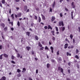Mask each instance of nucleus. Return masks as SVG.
Segmentation results:
<instances>
[{
	"label": "nucleus",
	"mask_w": 80,
	"mask_h": 80,
	"mask_svg": "<svg viewBox=\"0 0 80 80\" xmlns=\"http://www.w3.org/2000/svg\"><path fill=\"white\" fill-rule=\"evenodd\" d=\"M62 26V27H63L64 26V24L63 23V21H60L59 23V27H61V26Z\"/></svg>",
	"instance_id": "obj_1"
},
{
	"label": "nucleus",
	"mask_w": 80,
	"mask_h": 80,
	"mask_svg": "<svg viewBox=\"0 0 80 80\" xmlns=\"http://www.w3.org/2000/svg\"><path fill=\"white\" fill-rule=\"evenodd\" d=\"M60 70L61 72H62V73H63V68H61L60 67H58V70Z\"/></svg>",
	"instance_id": "obj_2"
},
{
	"label": "nucleus",
	"mask_w": 80,
	"mask_h": 80,
	"mask_svg": "<svg viewBox=\"0 0 80 80\" xmlns=\"http://www.w3.org/2000/svg\"><path fill=\"white\" fill-rule=\"evenodd\" d=\"M71 6L73 8H75V6L74 5V2H72L71 3Z\"/></svg>",
	"instance_id": "obj_3"
},
{
	"label": "nucleus",
	"mask_w": 80,
	"mask_h": 80,
	"mask_svg": "<svg viewBox=\"0 0 80 80\" xmlns=\"http://www.w3.org/2000/svg\"><path fill=\"white\" fill-rule=\"evenodd\" d=\"M55 20V17L54 16H52V17L51 21L52 22H53Z\"/></svg>",
	"instance_id": "obj_4"
},
{
	"label": "nucleus",
	"mask_w": 80,
	"mask_h": 80,
	"mask_svg": "<svg viewBox=\"0 0 80 80\" xmlns=\"http://www.w3.org/2000/svg\"><path fill=\"white\" fill-rule=\"evenodd\" d=\"M1 27H2L3 28H5V24L4 23H1L0 24Z\"/></svg>",
	"instance_id": "obj_5"
},
{
	"label": "nucleus",
	"mask_w": 80,
	"mask_h": 80,
	"mask_svg": "<svg viewBox=\"0 0 80 80\" xmlns=\"http://www.w3.org/2000/svg\"><path fill=\"white\" fill-rule=\"evenodd\" d=\"M68 44L67 43H66L64 45V48L65 49L67 48V47H68Z\"/></svg>",
	"instance_id": "obj_6"
},
{
	"label": "nucleus",
	"mask_w": 80,
	"mask_h": 80,
	"mask_svg": "<svg viewBox=\"0 0 80 80\" xmlns=\"http://www.w3.org/2000/svg\"><path fill=\"white\" fill-rule=\"evenodd\" d=\"M3 55L4 57H5V58H8V55L5 53H4Z\"/></svg>",
	"instance_id": "obj_7"
},
{
	"label": "nucleus",
	"mask_w": 80,
	"mask_h": 80,
	"mask_svg": "<svg viewBox=\"0 0 80 80\" xmlns=\"http://www.w3.org/2000/svg\"><path fill=\"white\" fill-rule=\"evenodd\" d=\"M50 49L51 50L52 53H53V47L52 46H51L50 47Z\"/></svg>",
	"instance_id": "obj_8"
},
{
	"label": "nucleus",
	"mask_w": 80,
	"mask_h": 80,
	"mask_svg": "<svg viewBox=\"0 0 80 80\" xmlns=\"http://www.w3.org/2000/svg\"><path fill=\"white\" fill-rule=\"evenodd\" d=\"M6 77L5 76H3L2 77L1 79L2 80H6Z\"/></svg>",
	"instance_id": "obj_9"
},
{
	"label": "nucleus",
	"mask_w": 80,
	"mask_h": 80,
	"mask_svg": "<svg viewBox=\"0 0 80 80\" xmlns=\"http://www.w3.org/2000/svg\"><path fill=\"white\" fill-rule=\"evenodd\" d=\"M22 16V13H19L18 14V17H21Z\"/></svg>",
	"instance_id": "obj_10"
},
{
	"label": "nucleus",
	"mask_w": 80,
	"mask_h": 80,
	"mask_svg": "<svg viewBox=\"0 0 80 80\" xmlns=\"http://www.w3.org/2000/svg\"><path fill=\"white\" fill-rule=\"evenodd\" d=\"M41 16L42 17V19L44 20H45V16H44L43 14H41Z\"/></svg>",
	"instance_id": "obj_11"
},
{
	"label": "nucleus",
	"mask_w": 80,
	"mask_h": 80,
	"mask_svg": "<svg viewBox=\"0 0 80 80\" xmlns=\"http://www.w3.org/2000/svg\"><path fill=\"white\" fill-rule=\"evenodd\" d=\"M55 1H54L53 4H52V8H54V7H55Z\"/></svg>",
	"instance_id": "obj_12"
},
{
	"label": "nucleus",
	"mask_w": 80,
	"mask_h": 80,
	"mask_svg": "<svg viewBox=\"0 0 80 80\" xmlns=\"http://www.w3.org/2000/svg\"><path fill=\"white\" fill-rule=\"evenodd\" d=\"M26 35H28V37L30 36V32H26Z\"/></svg>",
	"instance_id": "obj_13"
},
{
	"label": "nucleus",
	"mask_w": 80,
	"mask_h": 80,
	"mask_svg": "<svg viewBox=\"0 0 80 80\" xmlns=\"http://www.w3.org/2000/svg\"><path fill=\"white\" fill-rule=\"evenodd\" d=\"M7 29H8V28H7V27H5V28H4V30L5 32H7Z\"/></svg>",
	"instance_id": "obj_14"
},
{
	"label": "nucleus",
	"mask_w": 80,
	"mask_h": 80,
	"mask_svg": "<svg viewBox=\"0 0 80 80\" xmlns=\"http://www.w3.org/2000/svg\"><path fill=\"white\" fill-rule=\"evenodd\" d=\"M48 29H51V30H52V28L50 25H48Z\"/></svg>",
	"instance_id": "obj_15"
},
{
	"label": "nucleus",
	"mask_w": 80,
	"mask_h": 80,
	"mask_svg": "<svg viewBox=\"0 0 80 80\" xmlns=\"http://www.w3.org/2000/svg\"><path fill=\"white\" fill-rule=\"evenodd\" d=\"M65 30V27H62V32H64Z\"/></svg>",
	"instance_id": "obj_16"
},
{
	"label": "nucleus",
	"mask_w": 80,
	"mask_h": 80,
	"mask_svg": "<svg viewBox=\"0 0 80 80\" xmlns=\"http://www.w3.org/2000/svg\"><path fill=\"white\" fill-rule=\"evenodd\" d=\"M71 17L72 19H73V12H71Z\"/></svg>",
	"instance_id": "obj_17"
},
{
	"label": "nucleus",
	"mask_w": 80,
	"mask_h": 80,
	"mask_svg": "<svg viewBox=\"0 0 80 80\" xmlns=\"http://www.w3.org/2000/svg\"><path fill=\"white\" fill-rule=\"evenodd\" d=\"M14 15L13 14H12L11 15V17L12 18V20H13V19H14Z\"/></svg>",
	"instance_id": "obj_18"
},
{
	"label": "nucleus",
	"mask_w": 80,
	"mask_h": 80,
	"mask_svg": "<svg viewBox=\"0 0 80 80\" xmlns=\"http://www.w3.org/2000/svg\"><path fill=\"white\" fill-rule=\"evenodd\" d=\"M40 22H41V18H40V17L39 16L38 17V22L39 23H40Z\"/></svg>",
	"instance_id": "obj_19"
},
{
	"label": "nucleus",
	"mask_w": 80,
	"mask_h": 80,
	"mask_svg": "<svg viewBox=\"0 0 80 80\" xmlns=\"http://www.w3.org/2000/svg\"><path fill=\"white\" fill-rule=\"evenodd\" d=\"M65 42H68L69 43H70V41H69L68 39L67 38L65 39Z\"/></svg>",
	"instance_id": "obj_20"
},
{
	"label": "nucleus",
	"mask_w": 80,
	"mask_h": 80,
	"mask_svg": "<svg viewBox=\"0 0 80 80\" xmlns=\"http://www.w3.org/2000/svg\"><path fill=\"white\" fill-rule=\"evenodd\" d=\"M24 9L25 11H26L27 10V6H25L24 7Z\"/></svg>",
	"instance_id": "obj_21"
},
{
	"label": "nucleus",
	"mask_w": 80,
	"mask_h": 80,
	"mask_svg": "<svg viewBox=\"0 0 80 80\" xmlns=\"http://www.w3.org/2000/svg\"><path fill=\"white\" fill-rule=\"evenodd\" d=\"M26 48L27 50H28V51H29V50H30V47H27Z\"/></svg>",
	"instance_id": "obj_22"
},
{
	"label": "nucleus",
	"mask_w": 80,
	"mask_h": 80,
	"mask_svg": "<svg viewBox=\"0 0 80 80\" xmlns=\"http://www.w3.org/2000/svg\"><path fill=\"white\" fill-rule=\"evenodd\" d=\"M38 46L40 47H42V45L41 43H40V42H39L38 43Z\"/></svg>",
	"instance_id": "obj_23"
},
{
	"label": "nucleus",
	"mask_w": 80,
	"mask_h": 80,
	"mask_svg": "<svg viewBox=\"0 0 80 80\" xmlns=\"http://www.w3.org/2000/svg\"><path fill=\"white\" fill-rule=\"evenodd\" d=\"M70 37L71 39H72V38H73V35L71 34L70 36Z\"/></svg>",
	"instance_id": "obj_24"
},
{
	"label": "nucleus",
	"mask_w": 80,
	"mask_h": 80,
	"mask_svg": "<svg viewBox=\"0 0 80 80\" xmlns=\"http://www.w3.org/2000/svg\"><path fill=\"white\" fill-rule=\"evenodd\" d=\"M47 68H49V67H50V64L48 63L47 65Z\"/></svg>",
	"instance_id": "obj_25"
},
{
	"label": "nucleus",
	"mask_w": 80,
	"mask_h": 80,
	"mask_svg": "<svg viewBox=\"0 0 80 80\" xmlns=\"http://www.w3.org/2000/svg\"><path fill=\"white\" fill-rule=\"evenodd\" d=\"M17 72L18 73H20V72H21V70H20L19 69H18Z\"/></svg>",
	"instance_id": "obj_26"
},
{
	"label": "nucleus",
	"mask_w": 80,
	"mask_h": 80,
	"mask_svg": "<svg viewBox=\"0 0 80 80\" xmlns=\"http://www.w3.org/2000/svg\"><path fill=\"white\" fill-rule=\"evenodd\" d=\"M75 57L77 59H79V57L77 55H76L75 56Z\"/></svg>",
	"instance_id": "obj_27"
},
{
	"label": "nucleus",
	"mask_w": 80,
	"mask_h": 80,
	"mask_svg": "<svg viewBox=\"0 0 80 80\" xmlns=\"http://www.w3.org/2000/svg\"><path fill=\"white\" fill-rule=\"evenodd\" d=\"M35 38L36 40H38V36H35Z\"/></svg>",
	"instance_id": "obj_28"
},
{
	"label": "nucleus",
	"mask_w": 80,
	"mask_h": 80,
	"mask_svg": "<svg viewBox=\"0 0 80 80\" xmlns=\"http://www.w3.org/2000/svg\"><path fill=\"white\" fill-rule=\"evenodd\" d=\"M5 3V0H2V3L3 4H4Z\"/></svg>",
	"instance_id": "obj_29"
},
{
	"label": "nucleus",
	"mask_w": 80,
	"mask_h": 80,
	"mask_svg": "<svg viewBox=\"0 0 80 80\" xmlns=\"http://www.w3.org/2000/svg\"><path fill=\"white\" fill-rule=\"evenodd\" d=\"M58 60H59V61H60V62L62 61V58L61 57H60L58 58Z\"/></svg>",
	"instance_id": "obj_30"
},
{
	"label": "nucleus",
	"mask_w": 80,
	"mask_h": 80,
	"mask_svg": "<svg viewBox=\"0 0 80 80\" xmlns=\"http://www.w3.org/2000/svg\"><path fill=\"white\" fill-rule=\"evenodd\" d=\"M17 25L18 26V27H19V26L20 25V22L19 21H18V22Z\"/></svg>",
	"instance_id": "obj_31"
},
{
	"label": "nucleus",
	"mask_w": 80,
	"mask_h": 80,
	"mask_svg": "<svg viewBox=\"0 0 80 80\" xmlns=\"http://www.w3.org/2000/svg\"><path fill=\"white\" fill-rule=\"evenodd\" d=\"M2 57H3V54H1L0 56V60H2Z\"/></svg>",
	"instance_id": "obj_32"
},
{
	"label": "nucleus",
	"mask_w": 80,
	"mask_h": 80,
	"mask_svg": "<svg viewBox=\"0 0 80 80\" xmlns=\"http://www.w3.org/2000/svg\"><path fill=\"white\" fill-rule=\"evenodd\" d=\"M45 50H48V47H47V46H46L45 48Z\"/></svg>",
	"instance_id": "obj_33"
},
{
	"label": "nucleus",
	"mask_w": 80,
	"mask_h": 80,
	"mask_svg": "<svg viewBox=\"0 0 80 80\" xmlns=\"http://www.w3.org/2000/svg\"><path fill=\"white\" fill-rule=\"evenodd\" d=\"M20 57V54H19V53H18L17 54V56L18 58H19V57Z\"/></svg>",
	"instance_id": "obj_34"
},
{
	"label": "nucleus",
	"mask_w": 80,
	"mask_h": 80,
	"mask_svg": "<svg viewBox=\"0 0 80 80\" xmlns=\"http://www.w3.org/2000/svg\"><path fill=\"white\" fill-rule=\"evenodd\" d=\"M51 33H52L53 35H55V34L54 33V31H51Z\"/></svg>",
	"instance_id": "obj_35"
},
{
	"label": "nucleus",
	"mask_w": 80,
	"mask_h": 80,
	"mask_svg": "<svg viewBox=\"0 0 80 80\" xmlns=\"http://www.w3.org/2000/svg\"><path fill=\"white\" fill-rule=\"evenodd\" d=\"M55 28H56V31H57V32H58V27H56Z\"/></svg>",
	"instance_id": "obj_36"
},
{
	"label": "nucleus",
	"mask_w": 80,
	"mask_h": 80,
	"mask_svg": "<svg viewBox=\"0 0 80 80\" xmlns=\"http://www.w3.org/2000/svg\"><path fill=\"white\" fill-rule=\"evenodd\" d=\"M11 63H13V64H15V62H14V61H11Z\"/></svg>",
	"instance_id": "obj_37"
},
{
	"label": "nucleus",
	"mask_w": 80,
	"mask_h": 80,
	"mask_svg": "<svg viewBox=\"0 0 80 80\" xmlns=\"http://www.w3.org/2000/svg\"><path fill=\"white\" fill-rule=\"evenodd\" d=\"M44 28L45 30H47V29L48 28V27L47 26H45L44 27Z\"/></svg>",
	"instance_id": "obj_38"
},
{
	"label": "nucleus",
	"mask_w": 80,
	"mask_h": 80,
	"mask_svg": "<svg viewBox=\"0 0 80 80\" xmlns=\"http://www.w3.org/2000/svg\"><path fill=\"white\" fill-rule=\"evenodd\" d=\"M78 52H79L78 50V49H77L76 51V53L77 54H78Z\"/></svg>",
	"instance_id": "obj_39"
},
{
	"label": "nucleus",
	"mask_w": 80,
	"mask_h": 80,
	"mask_svg": "<svg viewBox=\"0 0 80 80\" xmlns=\"http://www.w3.org/2000/svg\"><path fill=\"white\" fill-rule=\"evenodd\" d=\"M34 18L35 19V20H37V16H34Z\"/></svg>",
	"instance_id": "obj_40"
},
{
	"label": "nucleus",
	"mask_w": 80,
	"mask_h": 80,
	"mask_svg": "<svg viewBox=\"0 0 80 80\" xmlns=\"http://www.w3.org/2000/svg\"><path fill=\"white\" fill-rule=\"evenodd\" d=\"M36 9L37 11H39V8H36Z\"/></svg>",
	"instance_id": "obj_41"
},
{
	"label": "nucleus",
	"mask_w": 80,
	"mask_h": 80,
	"mask_svg": "<svg viewBox=\"0 0 80 80\" xmlns=\"http://www.w3.org/2000/svg\"><path fill=\"white\" fill-rule=\"evenodd\" d=\"M59 54L60 53H59V51H58L57 53V55H59Z\"/></svg>",
	"instance_id": "obj_42"
},
{
	"label": "nucleus",
	"mask_w": 80,
	"mask_h": 80,
	"mask_svg": "<svg viewBox=\"0 0 80 80\" xmlns=\"http://www.w3.org/2000/svg\"><path fill=\"white\" fill-rule=\"evenodd\" d=\"M14 56H13L12 55V57H11V58L12 59V60H13L14 59Z\"/></svg>",
	"instance_id": "obj_43"
},
{
	"label": "nucleus",
	"mask_w": 80,
	"mask_h": 80,
	"mask_svg": "<svg viewBox=\"0 0 80 80\" xmlns=\"http://www.w3.org/2000/svg\"><path fill=\"white\" fill-rule=\"evenodd\" d=\"M36 73H38V69H36Z\"/></svg>",
	"instance_id": "obj_44"
},
{
	"label": "nucleus",
	"mask_w": 80,
	"mask_h": 80,
	"mask_svg": "<svg viewBox=\"0 0 80 80\" xmlns=\"http://www.w3.org/2000/svg\"><path fill=\"white\" fill-rule=\"evenodd\" d=\"M60 16L61 17H63V15H62V13H60Z\"/></svg>",
	"instance_id": "obj_45"
},
{
	"label": "nucleus",
	"mask_w": 80,
	"mask_h": 80,
	"mask_svg": "<svg viewBox=\"0 0 80 80\" xmlns=\"http://www.w3.org/2000/svg\"><path fill=\"white\" fill-rule=\"evenodd\" d=\"M18 77H20V76H21V74H18L17 75Z\"/></svg>",
	"instance_id": "obj_46"
},
{
	"label": "nucleus",
	"mask_w": 80,
	"mask_h": 80,
	"mask_svg": "<svg viewBox=\"0 0 80 80\" xmlns=\"http://www.w3.org/2000/svg\"><path fill=\"white\" fill-rule=\"evenodd\" d=\"M34 25V23L32 22L31 23V26H32V27H33Z\"/></svg>",
	"instance_id": "obj_47"
},
{
	"label": "nucleus",
	"mask_w": 80,
	"mask_h": 80,
	"mask_svg": "<svg viewBox=\"0 0 80 80\" xmlns=\"http://www.w3.org/2000/svg\"><path fill=\"white\" fill-rule=\"evenodd\" d=\"M73 43H75V39H73Z\"/></svg>",
	"instance_id": "obj_48"
},
{
	"label": "nucleus",
	"mask_w": 80,
	"mask_h": 80,
	"mask_svg": "<svg viewBox=\"0 0 80 80\" xmlns=\"http://www.w3.org/2000/svg\"><path fill=\"white\" fill-rule=\"evenodd\" d=\"M68 71L69 73H70V69H68Z\"/></svg>",
	"instance_id": "obj_49"
},
{
	"label": "nucleus",
	"mask_w": 80,
	"mask_h": 80,
	"mask_svg": "<svg viewBox=\"0 0 80 80\" xmlns=\"http://www.w3.org/2000/svg\"><path fill=\"white\" fill-rule=\"evenodd\" d=\"M2 45H1L0 46V50H2Z\"/></svg>",
	"instance_id": "obj_50"
},
{
	"label": "nucleus",
	"mask_w": 80,
	"mask_h": 80,
	"mask_svg": "<svg viewBox=\"0 0 80 80\" xmlns=\"http://www.w3.org/2000/svg\"><path fill=\"white\" fill-rule=\"evenodd\" d=\"M11 12H12V11H11V9H9V13L10 14L11 13Z\"/></svg>",
	"instance_id": "obj_51"
},
{
	"label": "nucleus",
	"mask_w": 80,
	"mask_h": 80,
	"mask_svg": "<svg viewBox=\"0 0 80 80\" xmlns=\"http://www.w3.org/2000/svg\"><path fill=\"white\" fill-rule=\"evenodd\" d=\"M51 62H55V60H54V59H52L51 60Z\"/></svg>",
	"instance_id": "obj_52"
},
{
	"label": "nucleus",
	"mask_w": 80,
	"mask_h": 80,
	"mask_svg": "<svg viewBox=\"0 0 80 80\" xmlns=\"http://www.w3.org/2000/svg\"><path fill=\"white\" fill-rule=\"evenodd\" d=\"M42 48H40V50H43V49L44 48V47H41Z\"/></svg>",
	"instance_id": "obj_53"
},
{
	"label": "nucleus",
	"mask_w": 80,
	"mask_h": 80,
	"mask_svg": "<svg viewBox=\"0 0 80 80\" xmlns=\"http://www.w3.org/2000/svg\"><path fill=\"white\" fill-rule=\"evenodd\" d=\"M65 10H66V11H67V12L68 11V9L67 8H65Z\"/></svg>",
	"instance_id": "obj_54"
},
{
	"label": "nucleus",
	"mask_w": 80,
	"mask_h": 80,
	"mask_svg": "<svg viewBox=\"0 0 80 80\" xmlns=\"http://www.w3.org/2000/svg\"><path fill=\"white\" fill-rule=\"evenodd\" d=\"M29 30L30 31H31V32H33V30H32V28H30Z\"/></svg>",
	"instance_id": "obj_55"
},
{
	"label": "nucleus",
	"mask_w": 80,
	"mask_h": 80,
	"mask_svg": "<svg viewBox=\"0 0 80 80\" xmlns=\"http://www.w3.org/2000/svg\"><path fill=\"white\" fill-rule=\"evenodd\" d=\"M22 70H24V71H26V69H25V68H23Z\"/></svg>",
	"instance_id": "obj_56"
},
{
	"label": "nucleus",
	"mask_w": 80,
	"mask_h": 80,
	"mask_svg": "<svg viewBox=\"0 0 80 80\" xmlns=\"http://www.w3.org/2000/svg\"><path fill=\"white\" fill-rule=\"evenodd\" d=\"M52 40H55V37H53L52 38Z\"/></svg>",
	"instance_id": "obj_57"
},
{
	"label": "nucleus",
	"mask_w": 80,
	"mask_h": 80,
	"mask_svg": "<svg viewBox=\"0 0 80 80\" xmlns=\"http://www.w3.org/2000/svg\"><path fill=\"white\" fill-rule=\"evenodd\" d=\"M20 1V0H15L16 2H18Z\"/></svg>",
	"instance_id": "obj_58"
},
{
	"label": "nucleus",
	"mask_w": 80,
	"mask_h": 80,
	"mask_svg": "<svg viewBox=\"0 0 80 80\" xmlns=\"http://www.w3.org/2000/svg\"><path fill=\"white\" fill-rule=\"evenodd\" d=\"M67 56H68V55H69V52H67Z\"/></svg>",
	"instance_id": "obj_59"
},
{
	"label": "nucleus",
	"mask_w": 80,
	"mask_h": 80,
	"mask_svg": "<svg viewBox=\"0 0 80 80\" xmlns=\"http://www.w3.org/2000/svg\"><path fill=\"white\" fill-rule=\"evenodd\" d=\"M78 29L79 30V32H80V27H78Z\"/></svg>",
	"instance_id": "obj_60"
},
{
	"label": "nucleus",
	"mask_w": 80,
	"mask_h": 80,
	"mask_svg": "<svg viewBox=\"0 0 80 80\" xmlns=\"http://www.w3.org/2000/svg\"><path fill=\"white\" fill-rule=\"evenodd\" d=\"M15 17L16 18H17V17H18V16H17V15L16 14L15 15Z\"/></svg>",
	"instance_id": "obj_61"
},
{
	"label": "nucleus",
	"mask_w": 80,
	"mask_h": 80,
	"mask_svg": "<svg viewBox=\"0 0 80 80\" xmlns=\"http://www.w3.org/2000/svg\"><path fill=\"white\" fill-rule=\"evenodd\" d=\"M29 80H32V78H31L30 77L29 78Z\"/></svg>",
	"instance_id": "obj_62"
},
{
	"label": "nucleus",
	"mask_w": 80,
	"mask_h": 80,
	"mask_svg": "<svg viewBox=\"0 0 80 80\" xmlns=\"http://www.w3.org/2000/svg\"><path fill=\"white\" fill-rule=\"evenodd\" d=\"M68 64L69 66H70V65H71V64L70 62H68Z\"/></svg>",
	"instance_id": "obj_63"
},
{
	"label": "nucleus",
	"mask_w": 80,
	"mask_h": 80,
	"mask_svg": "<svg viewBox=\"0 0 80 80\" xmlns=\"http://www.w3.org/2000/svg\"><path fill=\"white\" fill-rule=\"evenodd\" d=\"M67 80H70V79L69 78H67Z\"/></svg>",
	"instance_id": "obj_64"
}]
</instances>
